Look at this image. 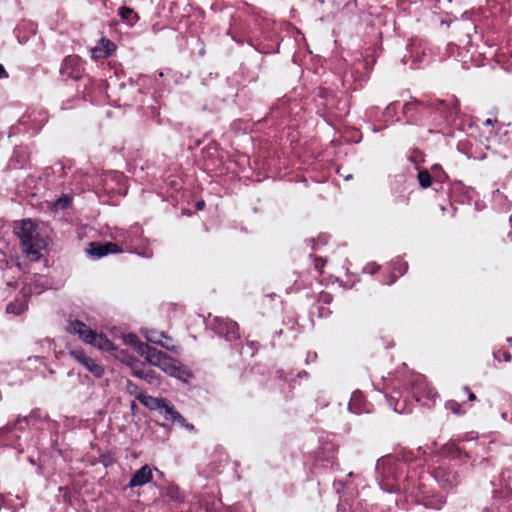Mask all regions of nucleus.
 <instances>
[{
    "instance_id": "412c9836",
    "label": "nucleus",
    "mask_w": 512,
    "mask_h": 512,
    "mask_svg": "<svg viewBox=\"0 0 512 512\" xmlns=\"http://www.w3.org/2000/svg\"><path fill=\"white\" fill-rule=\"evenodd\" d=\"M464 390L468 393V399L470 401H475L476 400L475 394L473 392H471L468 387H465Z\"/></svg>"
},
{
    "instance_id": "2eb2a0df",
    "label": "nucleus",
    "mask_w": 512,
    "mask_h": 512,
    "mask_svg": "<svg viewBox=\"0 0 512 512\" xmlns=\"http://www.w3.org/2000/svg\"><path fill=\"white\" fill-rule=\"evenodd\" d=\"M119 16L129 22L131 25L138 21L139 17L134 11L129 7H121L119 9Z\"/></svg>"
},
{
    "instance_id": "b1692460",
    "label": "nucleus",
    "mask_w": 512,
    "mask_h": 512,
    "mask_svg": "<svg viewBox=\"0 0 512 512\" xmlns=\"http://www.w3.org/2000/svg\"><path fill=\"white\" fill-rule=\"evenodd\" d=\"M196 206H197V208L199 210H202L204 208V206H205V202L204 201H199V202H197Z\"/></svg>"
},
{
    "instance_id": "4468645a",
    "label": "nucleus",
    "mask_w": 512,
    "mask_h": 512,
    "mask_svg": "<svg viewBox=\"0 0 512 512\" xmlns=\"http://www.w3.org/2000/svg\"><path fill=\"white\" fill-rule=\"evenodd\" d=\"M165 419L176 422L182 427H185V424H187L185 418L175 410L174 406L167 407Z\"/></svg>"
},
{
    "instance_id": "9b49d317",
    "label": "nucleus",
    "mask_w": 512,
    "mask_h": 512,
    "mask_svg": "<svg viewBox=\"0 0 512 512\" xmlns=\"http://www.w3.org/2000/svg\"><path fill=\"white\" fill-rule=\"evenodd\" d=\"M217 330L219 334L224 335L229 341L239 337L238 325L231 320L219 323Z\"/></svg>"
},
{
    "instance_id": "ddd939ff",
    "label": "nucleus",
    "mask_w": 512,
    "mask_h": 512,
    "mask_svg": "<svg viewBox=\"0 0 512 512\" xmlns=\"http://www.w3.org/2000/svg\"><path fill=\"white\" fill-rule=\"evenodd\" d=\"M88 344L103 351H111L114 349L113 343L105 335L97 334L95 331Z\"/></svg>"
},
{
    "instance_id": "aec40b11",
    "label": "nucleus",
    "mask_w": 512,
    "mask_h": 512,
    "mask_svg": "<svg viewBox=\"0 0 512 512\" xmlns=\"http://www.w3.org/2000/svg\"><path fill=\"white\" fill-rule=\"evenodd\" d=\"M69 204V201L67 198H61L57 201L56 205L61 207V208H65L67 207Z\"/></svg>"
},
{
    "instance_id": "0eeeda50",
    "label": "nucleus",
    "mask_w": 512,
    "mask_h": 512,
    "mask_svg": "<svg viewBox=\"0 0 512 512\" xmlns=\"http://www.w3.org/2000/svg\"><path fill=\"white\" fill-rule=\"evenodd\" d=\"M152 480V469L149 465L142 466L131 477L128 486L130 488L143 486Z\"/></svg>"
},
{
    "instance_id": "6e6552de",
    "label": "nucleus",
    "mask_w": 512,
    "mask_h": 512,
    "mask_svg": "<svg viewBox=\"0 0 512 512\" xmlns=\"http://www.w3.org/2000/svg\"><path fill=\"white\" fill-rule=\"evenodd\" d=\"M119 251H120L119 247L116 244L111 243V242H108L105 244L92 242V243H90V248L88 250V252L92 256H95L97 258L106 256L110 253H117Z\"/></svg>"
},
{
    "instance_id": "f03ea898",
    "label": "nucleus",
    "mask_w": 512,
    "mask_h": 512,
    "mask_svg": "<svg viewBox=\"0 0 512 512\" xmlns=\"http://www.w3.org/2000/svg\"><path fill=\"white\" fill-rule=\"evenodd\" d=\"M144 358L149 364L160 368L170 376L181 379L185 374L178 361L153 347L148 350Z\"/></svg>"
},
{
    "instance_id": "c85d7f7f",
    "label": "nucleus",
    "mask_w": 512,
    "mask_h": 512,
    "mask_svg": "<svg viewBox=\"0 0 512 512\" xmlns=\"http://www.w3.org/2000/svg\"><path fill=\"white\" fill-rule=\"evenodd\" d=\"M360 397V393H355L353 399H358Z\"/></svg>"
},
{
    "instance_id": "9d476101",
    "label": "nucleus",
    "mask_w": 512,
    "mask_h": 512,
    "mask_svg": "<svg viewBox=\"0 0 512 512\" xmlns=\"http://www.w3.org/2000/svg\"><path fill=\"white\" fill-rule=\"evenodd\" d=\"M141 332L148 342L160 345V346L166 348L167 350L176 352L175 346H169L168 344H166L162 341L163 338H166V336L164 335L163 332H158L156 330H149V329H142Z\"/></svg>"
},
{
    "instance_id": "7ed1b4c3",
    "label": "nucleus",
    "mask_w": 512,
    "mask_h": 512,
    "mask_svg": "<svg viewBox=\"0 0 512 512\" xmlns=\"http://www.w3.org/2000/svg\"><path fill=\"white\" fill-rule=\"evenodd\" d=\"M62 76L70 79H80L84 74V67L78 56H67L60 68Z\"/></svg>"
},
{
    "instance_id": "20e7f679",
    "label": "nucleus",
    "mask_w": 512,
    "mask_h": 512,
    "mask_svg": "<svg viewBox=\"0 0 512 512\" xmlns=\"http://www.w3.org/2000/svg\"><path fill=\"white\" fill-rule=\"evenodd\" d=\"M69 354L82 366L85 367L90 373H92L96 378H101L104 374V369L102 366L95 363V361L90 358L83 350L81 349H72L69 351Z\"/></svg>"
},
{
    "instance_id": "dca6fc26",
    "label": "nucleus",
    "mask_w": 512,
    "mask_h": 512,
    "mask_svg": "<svg viewBox=\"0 0 512 512\" xmlns=\"http://www.w3.org/2000/svg\"><path fill=\"white\" fill-rule=\"evenodd\" d=\"M26 309H27V302H26V300L21 301L19 304H17V303H10L7 306V312L15 314V315L21 314Z\"/></svg>"
},
{
    "instance_id": "39448f33",
    "label": "nucleus",
    "mask_w": 512,
    "mask_h": 512,
    "mask_svg": "<svg viewBox=\"0 0 512 512\" xmlns=\"http://www.w3.org/2000/svg\"><path fill=\"white\" fill-rule=\"evenodd\" d=\"M136 399H138L144 406L151 410H160V412L163 413L164 416L166 415L167 407L172 406L164 398H156L149 395H145L143 393H139L136 396Z\"/></svg>"
},
{
    "instance_id": "a211bd4d",
    "label": "nucleus",
    "mask_w": 512,
    "mask_h": 512,
    "mask_svg": "<svg viewBox=\"0 0 512 512\" xmlns=\"http://www.w3.org/2000/svg\"><path fill=\"white\" fill-rule=\"evenodd\" d=\"M153 371H149L147 373H144L142 371H135L134 374L140 378H144L146 379L147 381H151V378L153 377Z\"/></svg>"
},
{
    "instance_id": "f8f14e48",
    "label": "nucleus",
    "mask_w": 512,
    "mask_h": 512,
    "mask_svg": "<svg viewBox=\"0 0 512 512\" xmlns=\"http://www.w3.org/2000/svg\"><path fill=\"white\" fill-rule=\"evenodd\" d=\"M123 341L125 344L133 347L141 356H145L151 346L141 342L135 334L123 335Z\"/></svg>"
},
{
    "instance_id": "423d86ee",
    "label": "nucleus",
    "mask_w": 512,
    "mask_h": 512,
    "mask_svg": "<svg viewBox=\"0 0 512 512\" xmlns=\"http://www.w3.org/2000/svg\"><path fill=\"white\" fill-rule=\"evenodd\" d=\"M67 331L71 334H77L85 343H89L94 331L81 321H71L67 326Z\"/></svg>"
},
{
    "instance_id": "bb28decb",
    "label": "nucleus",
    "mask_w": 512,
    "mask_h": 512,
    "mask_svg": "<svg viewBox=\"0 0 512 512\" xmlns=\"http://www.w3.org/2000/svg\"><path fill=\"white\" fill-rule=\"evenodd\" d=\"M496 122V120H492L490 118H488L486 121H485V124L486 125H493V123Z\"/></svg>"
},
{
    "instance_id": "393cba45",
    "label": "nucleus",
    "mask_w": 512,
    "mask_h": 512,
    "mask_svg": "<svg viewBox=\"0 0 512 512\" xmlns=\"http://www.w3.org/2000/svg\"><path fill=\"white\" fill-rule=\"evenodd\" d=\"M185 429L189 430V431H194V426L190 423L187 422V424H185Z\"/></svg>"
},
{
    "instance_id": "1a4fd4ad",
    "label": "nucleus",
    "mask_w": 512,
    "mask_h": 512,
    "mask_svg": "<svg viewBox=\"0 0 512 512\" xmlns=\"http://www.w3.org/2000/svg\"><path fill=\"white\" fill-rule=\"evenodd\" d=\"M115 48L110 40L101 39L99 45L91 49V56L94 59L108 57L114 52Z\"/></svg>"
},
{
    "instance_id": "f3484780",
    "label": "nucleus",
    "mask_w": 512,
    "mask_h": 512,
    "mask_svg": "<svg viewBox=\"0 0 512 512\" xmlns=\"http://www.w3.org/2000/svg\"><path fill=\"white\" fill-rule=\"evenodd\" d=\"M418 180L423 188H428L431 185V176L428 171H420L418 173Z\"/></svg>"
},
{
    "instance_id": "cd10ccee",
    "label": "nucleus",
    "mask_w": 512,
    "mask_h": 512,
    "mask_svg": "<svg viewBox=\"0 0 512 512\" xmlns=\"http://www.w3.org/2000/svg\"><path fill=\"white\" fill-rule=\"evenodd\" d=\"M136 409H137V404H136V402H135V401H133V402L131 403V410H132V411H135Z\"/></svg>"
},
{
    "instance_id": "6ab92c4d",
    "label": "nucleus",
    "mask_w": 512,
    "mask_h": 512,
    "mask_svg": "<svg viewBox=\"0 0 512 512\" xmlns=\"http://www.w3.org/2000/svg\"><path fill=\"white\" fill-rule=\"evenodd\" d=\"M127 391L130 393V394H133L135 395V397L139 394L137 392V386L135 384H133L132 382L128 381L127 382Z\"/></svg>"
},
{
    "instance_id": "4be33fe9",
    "label": "nucleus",
    "mask_w": 512,
    "mask_h": 512,
    "mask_svg": "<svg viewBox=\"0 0 512 512\" xmlns=\"http://www.w3.org/2000/svg\"><path fill=\"white\" fill-rule=\"evenodd\" d=\"M8 77V74L6 72V70L4 69V67L0 64V79L1 78H7Z\"/></svg>"
},
{
    "instance_id": "5701e85b",
    "label": "nucleus",
    "mask_w": 512,
    "mask_h": 512,
    "mask_svg": "<svg viewBox=\"0 0 512 512\" xmlns=\"http://www.w3.org/2000/svg\"><path fill=\"white\" fill-rule=\"evenodd\" d=\"M458 404L456 402L449 403V407L453 410L454 413H458Z\"/></svg>"
},
{
    "instance_id": "f257e3e1",
    "label": "nucleus",
    "mask_w": 512,
    "mask_h": 512,
    "mask_svg": "<svg viewBox=\"0 0 512 512\" xmlns=\"http://www.w3.org/2000/svg\"><path fill=\"white\" fill-rule=\"evenodd\" d=\"M16 234L22 245V250L30 261L41 258V251L45 247L44 239L39 235L36 225L31 220H23L15 227Z\"/></svg>"
},
{
    "instance_id": "a878e982",
    "label": "nucleus",
    "mask_w": 512,
    "mask_h": 512,
    "mask_svg": "<svg viewBox=\"0 0 512 512\" xmlns=\"http://www.w3.org/2000/svg\"><path fill=\"white\" fill-rule=\"evenodd\" d=\"M28 292H29V293H31V292H32L31 288H29V289L24 288V289H23V297H24V298H26V296H27V293H28Z\"/></svg>"
}]
</instances>
